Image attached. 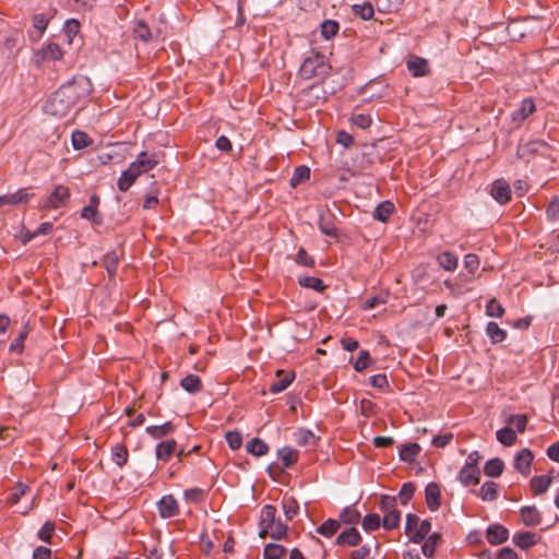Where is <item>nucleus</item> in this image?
I'll return each mask as SVG.
<instances>
[{
	"label": "nucleus",
	"instance_id": "1",
	"mask_svg": "<svg viewBox=\"0 0 559 559\" xmlns=\"http://www.w3.org/2000/svg\"><path fill=\"white\" fill-rule=\"evenodd\" d=\"M93 90L91 80L85 75H75L62 84L47 99L45 112L57 118L64 117L81 99Z\"/></svg>",
	"mask_w": 559,
	"mask_h": 559
},
{
	"label": "nucleus",
	"instance_id": "2",
	"mask_svg": "<svg viewBox=\"0 0 559 559\" xmlns=\"http://www.w3.org/2000/svg\"><path fill=\"white\" fill-rule=\"evenodd\" d=\"M330 67L325 63L323 55H316L304 60L300 67V75L302 79L309 80L314 76L325 78L329 74Z\"/></svg>",
	"mask_w": 559,
	"mask_h": 559
},
{
	"label": "nucleus",
	"instance_id": "3",
	"mask_svg": "<svg viewBox=\"0 0 559 559\" xmlns=\"http://www.w3.org/2000/svg\"><path fill=\"white\" fill-rule=\"evenodd\" d=\"M158 163L159 160L156 153L148 154L147 152H141L129 167L135 176L139 177L140 175L153 169Z\"/></svg>",
	"mask_w": 559,
	"mask_h": 559
},
{
	"label": "nucleus",
	"instance_id": "4",
	"mask_svg": "<svg viewBox=\"0 0 559 559\" xmlns=\"http://www.w3.org/2000/svg\"><path fill=\"white\" fill-rule=\"evenodd\" d=\"M71 193L68 187L58 185L44 203L47 209L63 207L70 200Z\"/></svg>",
	"mask_w": 559,
	"mask_h": 559
},
{
	"label": "nucleus",
	"instance_id": "5",
	"mask_svg": "<svg viewBox=\"0 0 559 559\" xmlns=\"http://www.w3.org/2000/svg\"><path fill=\"white\" fill-rule=\"evenodd\" d=\"M276 508L272 504H265L261 509L260 522H259V537L265 538L269 534V530L273 527L276 520Z\"/></svg>",
	"mask_w": 559,
	"mask_h": 559
},
{
	"label": "nucleus",
	"instance_id": "6",
	"mask_svg": "<svg viewBox=\"0 0 559 559\" xmlns=\"http://www.w3.org/2000/svg\"><path fill=\"white\" fill-rule=\"evenodd\" d=\"M490 194L500 204L509 202L511 198L509 183L503 179H497L491 186Z\"/></svg>",
	"mask_w": 559,
	"mask_h": 559
},
{
	"label": "nucleus",
	"instance_id": "7",
	"mask_svg": "<svg viewBox=\"0 0 559 559\" xmlns=\"http://www.w3.org/2000/svg\"><path fill=\"white\" fill-rule=\"evenodd\" d=\"M533 459L534 455L532 451L528 449H523L515 455L513 466L519 473L526 476L531 472Z\"/></svg>",
	"mask_w": 559,
	"mask_h": 559
},
{
	"label": "nucleus",
	"instance_id": "8",
	"mask_svg": "<svg viewBox=\"0 0 559 559\" xmlns=\"http://www.w3.org/2000/svg\"><path fill=\"white\" fill-rule=\"evenodd\" d=\"M487 540L491 545H500L508 540L509 531L501 524H491L486 530Z\"/></svg>",
	"mask_w": 559,
	"mask_h": 559
},
{
	"label": "nucleus",
	"instance_id": "9",
	"mask_svg": "<svg viewBox=\"0 0 559 559\" xmlns=\"http://www.w3.org/2000/svg\"><path fill=\"white\" fill-rule=\"evenodd\" d=\"M427 507L430 511H437L441 504V491L437 483H429L425 488Z\"/></svg>",
	"mask_w": 559,
	"mask_h": 559
},
{
	"label": "nucleus",
	"instance_id": "10",
	"mask_svg": "<svg viewBox=\"0 0 559 559\" xmlns=\"http://www.w3.org/2000/svg\"><path fill=\"white\" fill-rule=\"evenodd\" d=\"M361 542V535L355 527L344 530L335 539L338 546H357Z\"/></svg>",
	"mask_w": 559,
	"mask_h": 559
},
{
	"label": "nucleus",
	"instance_id": "11",
	"mask_svg": "<svg viewBox=\"0 0 559 559\" xmlns=\"http://www.w3.org/2000/svg\"><path fill=\"white\" fill-rule=\"evenodd\" d=\"M158 511H159V514L162 518H173L175 515H177L178 513V503L176 501V499L168 495V496H164L159 501H158Z\"/></svg>",
	"mask_w": 559,
	"mask_h": 559
},
{
	"label": "nucleus",
	"instance_id": "12",
	"mask_svg": "<svg viewBox=\"0 0 559 559\" xmlns=\"http://www.w3.org/2000/svg\"><path fill=\"white\" fill-rule=\"evenodd\" d=\"M480 474L479 468L463 466L457 474V479L465 487L477 485L480 481Z\"/></svg>",
	"mask_w": 559,
	"mask_h": 559
},
{
	"label": "nucleus",
	"instance_id": "13",
	"mask_svg": "<svg viewBox=\"0 0 559 559\" xmlns=\"http://www.w3.org/2000/svg\"><path fill=\"white\" fill-rule=\"evenodd\" d=\"M29 193L26 188L20 189L14 193L0 195V207L3 205H17L27 203L29 200Z\"/></svg>",
	"mask_w": 559,
	"mask_h": 559
},
{
	"label": "nucleus",
	"instance_id": "14",
	"mask_svg": "<svg viewBox=\"0 0 559 559\" xmlns=\"http://www.w3.org/2000/svg\"><path fill=\"white\" fill-rule=\"evenodd\" d=\"M276 376L277 377H283V378L277 380V381H274L270 385V391L273 394H277V393L283 392L284 390H286L290 385V383L294 381V379H295V373L294 372L285 373L284 370H277L276 371Z\"/></svg>",
	"mask_w": 559,
	"mask_h": 559
},
{
	"label": "nucleus",
	"instance_id": "15",
	"mask_svg": "<svg viewBox=\"0 0 559 559\" xmlns=\"http://www.w3.org/2000/svg\"><path fill=\"white\" fill-rule=\"evenodd\" d=\"M523 523L526 526H536L540 523V513L534 506H526L520 510Z\"/></svg>",
	"mask_w": 559,
	"mask_h": 559
},
{
	"label": "nucleus",
	"instance_id": "16",
	"mask_svg": "<svg viewBox=\"0 0 559 559\" xmlns=\"http://www.w3.org/2000/svg\"><path fill=\"white\" fill-rule=\"evenodd\" d=\"M421 451V447L416 443H405L401 447L399 457L401 461L412 463L418 456Z\"/></svg>",
	"mask_w": 559,
	"mask_h": 559
},
{
	"label": "nucleus",
	"instance_id": "17",
	"mask_svg": "<svg viewBox=\"0 0 559 559\" xmlns=\"http://www.w3.org/2000/svg\"><path fill=\"white\" fill-rule=\"evenodd\" d=\"M320 231L328 237H336V228L333 222V215L330 212L322 213L319 219Z\"/></svg>",
	"mask_w": 559,
	"mask_h": 559
},
{
	"label": "nucleus",
	"instance_id": "18",
	"mask_svg": "<svg viewBox=\"0 0 559 559\" xmlns=\"http://www.w3.org/2000/svg\"><path fill=\"white\" fill-rule=\"evenodd\" d=\"M535 110V104L532 99H524L521 106L512 112V120L521 122L525 120Z\"/></svg>",
	"mask_w": 559,
	"mask_h": 559
},
{
	"label": "nucleus",
	"instance_id": "19",
	"mask_svg": "<svg viewBox=\"0 0 559 559\" xmlns=\"http://www.w3.org/2000/svg\"><path fill=\"white\" fill-rule=\"evenodd\" d=\"M177 443L174 439L162 441L156 445V457L160 461H168L175 452Z\"/></svg>",
	"mask_w": 559,
	"mask_h": 559
},
{
	"label": "nucleus",
	"instance_id": "20",
	"mask_svg": "<svg viewBox=\"0 0 559 559\" xmlns=\"http://www.w3.org/2000/svg\"><path fill=\"white\" fill-rule=\"evenodd\" d=\"M513 544L521 549H528L536 544L535 534L531 532H518L512 537Z\"/></svg>",
	"mask_w": 559,
	"mask_h": 559
},
{
	"label": "nucleus",
	"instance_id": "21",
	"mask_svg": "<svg viewBox=\"0 0 559 559\" xmlns=\"http://www.w3.org/2000/svg\"><path fill=\"white\" fill-rule=\"evenodd\" d=\"M486 334L492 344L502 343L507 338V332L493 321L487 323Z\"/></svg>",
	"mask_w": 559,
	"mask_h": 559
},
{
	"label": "nucleus",
	"instance_id": "22",
	"mask_svg": "<svg viewBox=\"0 0 559 559\" xmlns=\"http://www.w3.org/2000/svg\"><path fill=\"white\" fill-rule=\"evenodd\" d=\"M120 258H121V254H119L115 250H111L104 255L103 265L107 270V273L110 277H114L116 275Z\"/></svg>",
	"mask_w": 559,
	"mask_h": 559
},
{
	"label": "nucleus",
	"instance_id": "23",
	"mask_svg": "<svg viewBox=\"0 0 559 559\" xmlns=\"http://www.w3.org/2000/svg\"><path fill=\"white\" fill-rule=\"evenodd\" d=\"M428 63L420 57H412L407 61V69L414 76H423L427 73Z\"/></svg>",
	"mask_w": 559,
	"mask_h": 559
},
{
	"label": "nucleus",
	"instance_id": "24",
	"mask_svg": "<svg viewBox=\"0 0 559 559\" xmlns=\"http://www.w3.org/2000/svg\"><path fill=\"white\" fill-rule=\"evenodd\" d=\"M393 210H394V204L392 202L383 201L376 206L372 217L376 221L385 223L389 219V217L391 216Z\"/></svg>",
	"mask_w": 559,
	"mask_h": 559
},
{
	"label": "nucleus",
	"instance_id": "25",
	"mask_svg": "<svg viewBox=\"0 0 559 559\" xmlns=\"http://www.w3.org/2000/svg\"><path fill=\"white\" fill-rule=\"evenodd\" d=\"M503 468H504L503 461L499 457H493L486 462V464L484 466V473L488 477L496 478L502 474Z\"/></svg>",
	"mask_w": 559,
	"mask_h": 559
},
{
	"label": "nucleus",
	"instance_id": "26",
	"mask_svg": "<svg viewBox=\"0 0 559 559\" xmlns=\"http://www.w3.org/2000/svg\"><path fill=\"white\" fill-rule=\"evenodd\" d=\"M71 143L74 150L80 151L93 144V140L86 132L75 130L71 134Z\"/></svg>",
	"mask_w": 559,
	"mask_h": 559
},
{
	"label": "nucleus",
	"instance_id": "27",
	"mask_svg": "<svg viewBox=\"0 0 559 559\" xmlns=\"http://www.w3.org/2000/svg\"><path fill=\"white\" fill-rule=\"evenodd\" d=\"M246 451L253 456H262L269 452V445L260 438H253L246 444Z\"/></svg>",
	"mask_w": 559,
	"mask_h": 559
},
{
	"label": "nucleus",
	"instance_id": "28",
	"mask_svg": "<svg viewBox=\"0 0 559 559\" xmlns=\"http://www.w3.org/2000/svg\"><path fill=\"white\" fill-rule=\"evenodd\" d=\"M175 430V426L170 423H164L158 426H148L146 427V432L154 439H160L168 435H170Z\"/></svg>",
	"mask_w": 559,
	"mask_h": 559
},
{
	"label": "nucleus",
	"instance_id": "29",
	"mask_svg": "<svg viewBox=\"0 0 559 559\" xmlns=\"http://www.w3.org/2000/svg\"><path fill=\"white\" fill-rule=\"evenodd\" d=\"M551 481L552 479L549 476H534L531 479V488L535 495H543L548 490Z\"/></svg>",
	"mask_w": 559,
	"mask_h": 559
},
{
	"label": "nucleus",
	"instance_id": "30",
	"mask_svg": "<svg viewBox=\"0 0 559 559\" xmlns=\"http://www.w3.org/2000/svg\"><path fill=\"white\" fill-rule=\"evenodd\" d=\"M81 218L90 221L94 226H102L104 224L103 215L90 205H86L82 209L80 213Z\"/></svg>",
	"mask_w": 559,
	"mask_h": 559
},
{
	"label": "nucleus",
	"instance_id": "31",
	"mask_svg": "<svg viewBox=\"0 0 559 559\" xmlns=\"http://www.w3.org/2000/svg\"><path fill=\"white\" fill-rule=\"evenodd\" d=\"M497 484L495 481H486L479 489V497L484 501H493L498 498Z\"/></svg>",
	"mask_w": 559,
	"mask_h": 559
},
{
	"label": "nucleus",
	"instance_id": "32",
	"mask_svg": "<svg viewBox=\"0 0 559 559\" xmlns=\"http://www.w3.org/2000/svg\"><path fill=\"white\" fill-rule=\"evenodd\" d=\"M310 168L306 165L296 167L289 180V185L295 188L298 185L305 182L310 178Z\"/></svg>",
	"mask_w": 559,
	"mask_h": 559
},
{
	"label": "nucleus",
	"instance_id": "33",
	"mask_svg": "<svg viewBox=\"0 0 559 559\" xmlns=\"http://www.w3.org/2000/svg\"><path fill=\"white\" fill-rule=\"evenodd\" d=\"M430 530H431L430 521H428V520L421 521L418 524V526L416 527V530L414 531V533L412 534L411 542H413L415 544L421 543L423 540H425V538L429 534Z\"/></svg>",
	"mask_w": 559,
	"mask_h": 559
},
{
	"label": "nucleus",
	"instance_id": "34",
	"mask_svg": "<svg viewBox=\"0 0 559 559\" xmlns=\"http://www.w3.org/2000/svg\"><path fill=\"white\" fill-rule=\"evenodd\" d=\"M180 384L183 390L189 393H197L201 390L202 382L199 376L188 374L181 381Z\"/></svg>",
	"mask_w": 559,
	"mask_h": 559
},
{
	"label": "nucleus",
	"instance_id": "35",
	"mask_svg": "<svg viewBox=\"0 0 559 559\" xmlns=\"http://www.w3.org/2000/svg\"><path fill=\"white\" fill-rule=\"evenodd\" d=\"M439 265L445 271H454L457 266V258L449 251H444L437 257Z\"/></svg>",
	"mask_w": 559,
	"mask_h": 559
},
{
	"label": "nucleus",
	"instance_id": "36",
	"mask_svg": "<svg viewBox=\"0 0 559 559\" xmlns=\"http://www.w3.org/2000/svg\"><path fill=\"white\" fill-rule=\"evenodd\" d=\"M277 457L284 467H290L297 461V451L290 447H284L277 451Z\"/></svg>",
	"mask_w": 559,
	"mask_h": 559
},
{
	"label": "nucleus",
	"instance_id": "37",
	"mask_svg": "<svg viewBox=\"0 0 559 559\" xmlns=\"http://www.w3.org/2000/svg\"><path fill=\"white\" fill-rule=\"evenodd\" d=\"M441 540V535L439 533H433L429 535L421 546L423 554L426 557L431 558L436 551V548Z\"/></svg>",
	"mask_w": 559,
	"mask_h": 559
},
{
	"label": "nucleus",
	"instance_id": "38",
	"mask_svg": "<svg viewBox=\"0 0 559 559\" xmlns=\"http://www.w3.org/2000/svg\"><path fill=\"white\" fill-rule=\"evenodd\" d=\"M540 147H549V145L544 140L530 141L519 147V155L523 157L526 154H535Z\"/></svg>",
	"mask_w": 559,
	"mask_h": 559
},
{
	"label": "nucleus",
	"instance_id": "39",
	"mask_svg": "<svg viewBox=\"0 0 559 559\" xmlns=\"http://www.w3.org/2000/svg\"><path fill=\"white\" fill-rule=\"evenodd\" d=\"M340 530V522L334 519H328L319 527L317 533L324 537H332Z\"/></svg>",
	"mask_w": 559,
	"mask_h": 559
},
{
	"label": "nucleus",
	"instance_id": "40",
	"mask_svg": "<svg viewBox=\"0 0 559 559\" xmlns=\"http://www.w3.org/2000/svg\"><path fill=\"white\" fill-rule=\"evenodd\" d=\"M138 176L128 167L124 171L121 173L117 186L118 189L122 192H126L129 190V188L134 183Z\"/></svg>",
	"mask_w": 559,
	"mask_h": 559
},
{
	"label": "nucleus",
	"instance_id": "41",
	"mask_svg": "<svg viewBox=\"0 0 559 559\" xmlns=\"http://www.w3.org/2000/svg\"><path fill=\"white\" fill-rule=\"evenodd\" d=\"M286 554V548L280 544L270 543L263 550L264 559H281Z\"/></svg>",
	"mask_w": 559,
	"mask_h": 559
},
{
	"label": "nucleus",
	"instance_id": "42",
	"mask_svg": "<svg viewBox=\"0 0 559 559\" xmlns=\"http://www.w3.org/2000/svg\"><path fill=\"white\" fill-rule=\"evenodd\" d=\"M298 283L301 287L311 288L320 293L326 287L322 280L313 276H299Z\"/></svg>",
	"mask_w": 559,
	"mask_h": 559
},
{
	"label": "nucleus",
	"instance_id": "43",
	"mask_svg": "<svg viewBox=\"0 0 559 559\" xmlns=\"http://www.w3.org/2000/svg\"><path fill=\"white\" fill-rule=\"evenodd\" d=\"M360 521V513L352 507H346L340 513V522L348 525H356Z\"/></svg>",
	"mask_w": 559,
	"mask_h": 559
},
{
	"label": "nucleus",
	"instance_id": "44",
	"mask_svg": "<svg viewBox=\"0 0 559 559\" xmlns=\"http://www.w3.org/2000/svg\"><path fill=\"white\" fill-rule=\"evenodd\" d=\"M183 495L187 502L193 504H200L206 499V491L197 487L185 490Z\"/></svg>",
	"mask_w": 559,
	"mask_h": 559
},
{
	"label": "nucleus",
	"instance_id": "45",
	"mask_svg": "<svg viewBox=\"0 0 559 559\" xmlns=\"http://www.w3.org/2000/svg\"><path fill=\"white\" fill-rule=\"evenodd\" d=\"M497 440L506 447L512 445L516 440L515 431L510 427H504L496 432Z\"/></svg>",
	"mask_w": 559,
	"mask_h": 559
},
{
	"label": "nucleus",
	"instance_id": "46",
	"mask_svg": "<svg viewBox=\"0 0 559 559\" xmlns=\"http://www.w3.org/2000/svg\"><path fill=\"white\" fill-rule=\"evenodd\" d=\"M112 461L119 466L122 467L128 462L129 452L128 449L123 444H116L111 451Z\"/></svg>",
	"mask_w": 559,
	"mask_h": 559
},
{
	"label": "nucleus",
	"instance_id": "47",
	"mask_svg": "<svg viewBox=\"0 0 559 559\" xmlns=\"http://www.w3.org/2000/svg\"><path fill=\"white\" fill-rule=\"evenodd\" d=\"M133 34L136 39L143 40L144 43H147L152 39V32L144 21L136 22L133 28Z\"/></svg>",
	"mask_w": 559,
	"mask_h": 559
},
{
	"label": "nucleus",
	"instance_id": "48",
	"mask_svg": "<svg viewBox=\"0 0 559 559\" xmlns=\"http://www.w3.org/2000/svg\"><path fill=\"white\" fill-rule=\"evenodd\" d=\"M282 508L287 520H292L299 510L298 502L294 497H285L282 501Z\"/></svg>",
	"mask_w": 559,
	"mask_h": 559
},
{
	"label": "nucleus",
	"instance_id": "49",
	"mask_svg": "<svg viewBox=\"0 0 559 559\" xmlns=\"http://www.w3.org/2000/svg\"><path fill=\"white\" fill-rule=\"evenodd\" d=\"M288 526L281 520H277L272 528L269 530L267 536L275 540H282L287 537Z\"/></svg>",
	"mask_w": 559,
	"mask_h": 559
},
{
	"label": "nucleus",
	"instance_id": "50",
	"mask_svg": "<svg viewBox=\"0 0 559 559\" xmlns=\"http://www.w3.org/2000/svg\"><path fill=\"white\" fill-rule=\"evenodd\" d=\"M401 521V512L396 509L385 513L382 520V525L385 530H394L399 527Z\"/></svg>",
	"mask_w": 559,
	"mask_h": 559
},
{
	"label": "nucleus",
	"instance_id": "51",
	"mask_svg": "<svg viewBox=\"0 0 559 559\" xmlns=\"http://www.w3.org/2000/svg\"><path fill=\"white\" fill-rule=\"evenodd\" d=\"M352 10L355 15L360 16L362 20H369L373 16L374 10L370 2H365L362 4H354Z\"/></svg>",
	"mask_w": 559,
	"mask_h": 559
},
{
	"label": "nucleus",
	"instance_id": "52",
	"mask_svg": "<svg viewBox=\"0 0 559 559\" xmlns=\"http://www.w3.org/2000/svg\"><path fill=\"white\" fill-rule=\"evenodd\" d=\"M340 25L336 21L325 20L321 23V35L325 39L334 37L338 32Z\"/></svg>",
	"mask_w": 559,
	"mask_h": 559
},
{
	"label": "nucleus",
	"instance_id": "53",
	"mask_svg": "<svg viewBox=\"0 0 559 559\" xmlns=\"http://www.w3.org/2000/svg\"><path fill=\"white\" fill-rule=\"evenodd\" d=\"M28 335L27 326L25 325L23 331L19 333V335L12 341L10 344L9 350L16 354H22L24 349V342Z\"/></svg>",
	"mask_w": 559,
	"mask_h": 559
},
{
	"label": "nucleus",
	"instance_id": "54",
	"mask_svg": "<svg viewBox=\"0 0 559 559\" xmlns=\"http://www.w3.org/2000/svg\"><path fill=\"white\" fill-rule=\"evenodd\" d=\"M28 486L23 483H17L7 498V502L11 506L16 504L20 499L26 493Z\"/></svg>",
	"mask_w": 559,
	"mask_h": 559
},
{
	"label": "nucleus",
	"instance_id": "55",
	"mask_svg": "<svg viewBox=\"0 0 559 559\" xmlns=\"http://www.w3.org/2000/svg\"><path fill=\"white\" fill-rule=\"evenodd\" d=\"M63 56L60 46L56 43H50L43 49V59L59 60Z\"/></svg>",
	"mask_w": 559,
	"mask_h": 559
},
{
	"label": "nucleus",
	"instance_id": "56",
	"mask_svg": "<svg viewBox=\"0 0 559 559\" xmlns=\"http://www.w3.org/2000/svg\"><path fill=\"white\" fill-rule=\"evenodd\" d=\"M361 525L366 532L376 531L381 525L380 516L376 513L367 514L364 516Z\"/></svg>",
	"mask_w": 559,
	"mask_h": 559
},
{
	"label": "nucleus",
	"instance_id": "57",
	"mask_svg": "<svg viewBox=\"0 0 559 559\" xmlns=\"http://www.w3.org/2000/svg\"><path fill=\"white\" fill-rule=\"evenodd\" d=\"M503 313H504V309L497 299L491 298L490 300H488V302L486 305V314L488 317L501 318L503 316Z\"/></svg>",
	"mask_w": 559,
	"mask_h": 559
},
{
	"label": "nucleus",
	"instance_id": "58",
	"mask_svg": "<svg viewBox=\"0 0 559 559\" xmlns=\"http://www.w3.org/2000/svg\"><path fill=\"white\" fill-rule=\"evenodd\" d=\"M295 440L299 445H314L317 438L310 430L299 429Z\"/></svg>",
	"mask_w": 559,
	"mask_h": 559
},
{
	"label": "nucleus",
	"instance_id": "59",
	"mask_svg": "<svg viewBox=\"0 0 559 559\" xmlns=\"http://www.w3.org/2000/svg\"><path fill=\"white\" fill-rule=\"evenodd\" d=\"M55 532V523L47 521L44 523V525L40 527V530L37 533V537L43 540L44 543L51 544V538Z\"/></svg>",
	"mask_w": 559,
	"mask_h": 559
},
{
	"label": "nucleus",
	"instance_id": "60",
	"mask_svg": "<svg viewBox=\"0 0 559 559\" xmlns=\"http://www.w3.org/2000/svg\"><path fill=\"white\" fill-rule=\"evenodd\" d=\"M415 490H416V486L413 483H405L402 485L400 492H399V498L403 506H406L408 503V501L414 496Z\"/></svg>",
	"mask_w": 559,
	"mask_h": 559
},
{
	"label": "nucleus",
	"instance_id": "61",
	"mask_svg": "<svg viewBox=\"0 0 559 559\" xmlns=\"http://www.w3.org/2000/svg\"><path fill=\"white\" fill-rule=\"evenodd\" d=\"M49 24V17L44 13H38L33 16V27L38 31V37L46 31Z\"/></svg>",
	"mask_w": 559,
	"mask_h": 559
},
{
	"label": "nucleus",
	"instance_id": "62",
	"mask_svg": "<svg viewBox=\"0 0 559 559\" xmlns=\"http://www.w3.org/2000/svg\"><path fill=\"white\" fill-rule=\"evenodd\" d=\"M379 507L380 510L384 512V514L396 510V497L382 495L380 498Z\"/></svg>",
	"mask_w": 559,
	"mask_h": 559
},
{
	"label": "nucleus",
	"instance_id": "63",
	"mask_svg": "<svg viewBox=\"0 0 559 559\" xmlns=\"http://www.w3.org/2000/svg\"><path fill=\"white\" fill-rule=\"evenodd\" d=\"M225 439L231 450H238L242 444V437H241L240 432H238L236 430L226 431Z\"/></svg>",
	"mask_w": 559,
	"mask_h": 559
},
{
	"label": "nucleus",
	"instance_id": "64",
	"mask_svg": "<svg viewBox=\"0 0 559 559\" xmlns=\"http://www.w3.org/2000/svg\"><path fill=\"white\" fill-rule=\"evenodd\" d=\"M546 214L549 219L559 221V197L556 195L549 202Z\"/></svg>",
	"mask_w": 559,
	"mask_h": 559
}]
</instances>
